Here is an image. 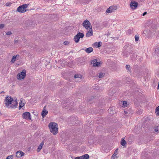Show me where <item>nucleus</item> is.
I'll return each instance as SVG.
<instances>
[{"label":"nucleus","instance_id":"f257e3e1","mask_svg":"<svg viewBox=\"0 0 159 159\" xmlns=\"http://www.w3.org/2000/svg\"><path fill=\"white\" fill-rule=\"evenodd\" d=\"M5 104L7 107L15 108L18 105L16 100H14L11 96H8L4 100Z\"/></svg>","mask_w":159,"mask_h":159},{"label":"nucleus","instance_id":"f03ea898","mask_svg":"<svg viewBox=\"0 0 159 159\" xmlns=\"http://www.w3.org/2000/svg\"><path fill=\"white\" fill-rule=\"evenodd\" d=\"M50 130L53 135H56L58 132V125L57 123L54 122H50L48 125Z\"/></svg>","mask_w":159,"mask_h":159},{"label":"nucleus","instance_id":"7ed1b4c3","mask_svg":"<svg viewBox=\"0 0 159 159\" xmlns=\"http://www.w3.org/2000/svg\"><path fill=\"white\" fill-rule=\"evenodd\" d=\"M28 4H25L19 6L17 9V11L21 13H24L26 11V8L28 7Z\"/></svg>","mask_w":159,"mask_h":159},{"label":"nucleus","instance_id":"20e7f679","mask_svg":"<svg viewBox=\"0 0 159 159\" xmlns=\"http://www.w3.org/2000/svg\"><path fill=\"white\" fill-rule=\"evenodd\" d=\"M82 25L87 30H88L89 28L92 27L90 22L87 20H85L83 22Z\"/></svg>","mask_w":159,"mask_h":159},{"label":"nucleus","instance_id":"39448f33","mask_svg":"<svg viewBox=\"0 0 159 159\" xmlns=\"http://www.w3.org/2000/svg\"><path fill=\"white\" fill-rule=\"evenodd\" d=\"M84 34L80 32H79L75 36L74 39L75 43H78L79 41V39L81 38H83L84 37Z\"/></svg>","mask_w":159,"mask_h":159},{"label":"nucleus","instance_id":"423d86ee","mask_svg":"<svg viewBox=\"0 0 159 159\" xmlns=\"http://www.w3.org/2000/svg\"><path fill=\"white\" fill-rule=\"evenodd\" d=\"M117 9V7L116 6H111L106 10V12L111 13L114 12Z\"/></svg>","mask_w":159,"mask_h":159},{"label":"nucleus","instance_id":"0eeeda50","mask_svg":"<svg viewBox=\"0 0 159 159\" xmlns=\"http://www.w3.org/2000/svg\"><path fill=\"white\" fill-rule=\"evenodd\" d=\"M22 117L24 119L30 120L31 119V116L30 113L29 112H25L23 114Z\"/></svg>","mask_w":159,"mask_h":159},{"label":"nucleus","instance_id":"6e6552de","mask_svg":"<svg viewBox=\"0 0 159 159\" xmlns=\"http://www.w3.org/2000/svg\"><path fill=\"white\" fill-rule=\"evenodd\" d=\"M25 71L23 70L21 72L18 74L17 75V78L18 80L24 79L25 76Z\"/></svg>","mask_w":159,"mask_h":159},{"label":"nucleus","instance_id":"1a4fd4ad","mask_svg":"<svg viewBox=\"0 0 159 159\" xmlns=\"http://www.w3.org/2000/svg\"><path fill=\"white\" fill-rule=\"evenodd\" d=\"M138 3L134 1H132L130 4V6L131 8L135 9L138 6Z\"/></svg>","mask_w":159,"mask_h":159},{"label":"nucleus","instance_id":"9d476101","mask_svg":"<svg viewBox=\"0 0 159 159\" xmlns=\"http://www.w3.org/2000/svg\"><path fill=\"white\" fill-rule=\"evenodd\" d=\"M92 64H93V67L99 66H100V62H97V59H94L91 62Z\"/></svg>","mask_w":159,"mask_h":159},{"label":"nucleus","instance_id":"9b49d317","mask_svg":"<svg viewBox=\"0 0 159 159\" xmlns=\"http://www.w3.org/2000/svg\"><path fill=\"white\" fill-rule=\"evenodd\" d=\"M20 57V56L17 54L16 55H15L13 56L12 59L11 60V63H14L15 62L18 60H19V58Z\"/></svg>","mask_w":159,"mask_h":159},{"label":"nucleus","instance_id":"f8f14e48","mask_svg":"<svg viewBox=\"0 0 159 159\" xmlns=\"http://www.w3.org/2000/svg\"><path fill=\"white\" fill-rule=\"evenodd\" d=\"M93 35V31L92 27L89 28V30L88 31L86 34V36L87 37H89Z\"/></svg>","mask_w":159,"mask_h":159},{"label":"nucleus","instance_id":"ddd939ff","mask_svg":"<svg viewBox=\"0 0 159 159\" xmlns=\"http://www.w3.org/2000/svg\"><path fill=\"white\" fill-rule=\"evenodd\" d=\"M24 154V152L21 151H17L16 153V156L17 157L20 158L23 156Z\"/></svg>","mask_w":159,"mask_h":159},{"label":"nucleus","instance_id":"4468645a","mask_svg":"<svg viewBox=\"0 0 159 159\" xmlns=\"http://www.w3.org/2000/svg\"><path fill=\"white\" fill-rule=\"evenodd\" d=\"M24 100L21 99L20 100L19 107V110L22 107L24 106L25 103L24 102Z\"/></svg>","mask_w":159,"mask_h":159},{"label":"nucleus","instance_id":"2eb2a0df","mask_svg":"<svg viewBox=\"0 0 159 159\" xmlns=\"http://www.w3.org/2000/svg\"><path fill=\"white\" fill-rule=\"evenodd\" d=\"M74 78L75 79L78 78V80H80L81 79L83 78V76H82L81 75L77 74H75L74 75Z\"/></svg>","mask_w":159,"mask_h":159},{"label":"nucleus","instance_id":"dca6fc26","mask_svg":"<svg viewBox=\"0 0 159 159\" xmlns=\"http://www.w3.org/2000/svg\"><path fill=\"white\" fill-rule=\"evenodd\" d=\"M93 51L92 47H89L85 50V51L88 53H90Z\"/></svg>","mask_w":159,"mask_h":159},{"label":"nucleus","instance_id":"f3484780","mask_svg":"<svg viewBox=\"0 0 159 159\" xmlns=\"http://www.w3.org/2000/svg\"><path fill=\"white\" fill-rule=\"evenodd\" d=\"M101 44L102 42H99L94 43L93 45L96 48H99L101 46Z\"/></svg>","mask_w":159,"mask_h":159},{"label":"nucleus","instance_id":"a211bd4d","mask_svg":"<svg viewBox=\"0 0 159 159\" xmlns=\"http://www.w3.org/2000/svg\"><path fill=\"white\" fill-rule=\"evenodd\" d=\"M44 144V142H42L40 145L39 146L38 148L37 149V152H39L42 149V147L43 146Z\"/></svg>","mask_w":159,"mask_h":159},{"label":"nucleus","instance_id":"6ab92c4d","mask_svg":"<svg viewBox=\"0 0 159 159\" xmlns=\"http://www.w3.org/2000/svg\"><path fill=\"white\" fill-rule=\"evenodd\" d=\"M48 111H47L43 110L42 111L41 113V116L43 117H44L45 116L47 115Z\"/></svg>","mask_w":159,"mask_h":159},{"label":"nucleus","instance_id":"aec40b11","mask_svg":"<svg viewBox=\"0 0 159 159\" xmlns=\"http://www.w3.org/2000/svg\"><path fill=\"white\" fill-rule=\"evenodd\" d=\"M81 159H89V156L88 154H85L81 156Z\"/></svg>","mask_w":159,"mask_h":159},{"label":"nucleus","instance_id":"412c9836","mask_svg":"<svg viewBox=\"0 0 159 159\" xmlns=\"http://www.w3.org/2000/svg\"><path fill=\"white\" fill-rule=\"evenodd\" d=\"M126 143L124 139H122L121 141V144L123 146L125 147L126 146Z\"/></svg>","mask_w":159,"mask_h":159},{"label":"nucleus","instance_id":"4be33fe9","mask_svg":"<svg viewBox=\"0 0 159 159\" xmlns=\"http://www.w3.org/2000/svg\"><path fill=\"white\" fill-rule=\"evenodd\" d=\"M88 142L90 144L93 143V138L91 137H89L88 138Z\"/></svg>","mask_w":159,"mask_h":159},{"label":"nucleus","instance_id":"5701e85b","mask_svg":"<svg viewBox=\"0 0 159 159\" xmlns=\"http://www.w3.org/2000/svg\"><path fill=\"white\" fill-rule=\"evenodd\" d=\"M155 52L157 54V55L159 54V47H157L155 49Z\"/></svg>","mask_w":159,"mask_h":159},{"label":"nucleus","instance_id":"b1692460","mask_svg":"<svg viewBox=\"0 0 159 159\" xmlns=\"http://www.w3.org/2000/svg\"><path fill=\"white\" fill-rule=\"evenodd\" d=\"M126 69L129 71H131V68L130 67V66L129 65H127L126 66Z\"/></svg>","mask_w":159,"mask_h":159},{"label":"nucleus","instance_id":"393cba45","mask_svg":"<svg viewBox=\"0 0 159 159\" xmlns=\"http://www.w3.org/2000/svg\"><path fill=\"white\" fill-rule=\"evenodd\" d=\"M104 75V73H100L99 74L98 77L100 78H102Z\"/></svg>","mask_w":159,"mask_h":159},{"label":"nucleus","instance_id":"a878e982","mask_svg":"<svg viewBox=\"0 0 159 159\" xmlns=\"http://www.w3.org/2000/svg\"><path fill=\"white\" fill-rule=\"evenodd\" d=\"M13 155L8 156L6 159H13Z\"/></svg>","mask_w":159,"mask_h":159},{"label":"nucleus","instance_id":"bb28decb","mask_svg":"<svg viewBox=\"0 0 159 159\" xmlns=\"http://www.w3.org/2000/svg\"><path fill=\"white\" fill-rule=\"evenodd\" d=\"M139 36L137 35H136L135 36V41H138V40L139 39Z\"/></svg>","mask_w":159,"mask_h":159},{"label":"nucleus","instance_id":"cd10ccee","mask_svg":"<svg viewBox=\"0 0 159 159\" xmlns=\"http://www.w3.org/2000/svg\"><path fill=\"white\" fill-rule=\"evenodd\" d=\"M123 104L125 107H126L127 106V102L126 101H123Z\"/></svg>","mask_w":159,"mask_h":159},{"label":"nucleus","instance_id":"c85d7f7f","mask_svg":"<svg viewBox=\"0 0 159 159\" xmlns=\"http://www.w3.org/2000/svg\"><path fill=\"white\" fill-rule=\"evenodd\" d=\"M124 113L127 116L130 114V112L129 111H124Z\"/></svg>","mask_w":159,"mask_h":159},{"label":"nucleus","instance_id":"c756f323","mask_svg":"<svg viewBox=\"0 0 159 159\" xmlns=\"http://www.w3.org/2000/svg\"><path fill=\"white\" fill-rule=\"evenodd\" d=\"M159 130V127L158 126H157L155 127L154 130L156 132H157Z\"/></svg>","mask_w":159,"mask_h":159},{"label":"nucleus","instance_id":"7c9ffc66","mask_svg":"<svg viewBox=\"0 0 159 159\" xmlns=\"http://www.w3.org/2000/svg\"><path fill=\"white\" fill-rule=\"evenodd\" d=\"M108 111L109 112H110V113L111 114V112H114V110L112 109L111 108H110L109 110H108Z\"/></svg>","mask_w":159,"mask_h":159},{"label":"nucleus","instance_id":"2f4dec72","mask_svg":"<svg viewBox=\"0 0 159 159\" xmlns=\"http://www.w3.org/2000/svg\"><path fill=\"white\" fill-rule=\"evenodd\" d=\"M116 153H115V152L112 155L111 157V158L112 159H114L115 157L116 156Z\"/></svg>","mask_w":159,"mask_h":159},{"label":"nucleus","instance_id":"473e14b6","mask_svg":"<svg viewBox=\"0 0 159 159\" xmlns=\"http://www.w3.org/2000/svg\"><path fill=\"white\" fill-rule=\"evenodd\" d=\"M159 111V106L157 107L156 109V112H157V113H158Z\"/></svg>","mask_w":159,"mask_h":159},{"label":"nucleus","instance_id":"72a5a7b5","mask_svg":"<svg viewBox=\"0 0 159 159\" xmlns=\"http://www.w3.org/2000/svg\"><path fill=\"white\" fill-rule=\"evenodd\" d=\"M69 42L68 41H65L64 42V44L65 45H66L69 44Z\"/></svg>","mask_w":159,"mask_h":159},{"label":"nucleus","instance_id":"f704fd0d","mask_svg":"<svg viewBox=\"0 0 159 159\" xmlns=\"http://www.w3.org/2000/svg\"><path fill=\"white\" fill-rule=\"evenodd\" d=\"M4 26V25L3 24H0V29L3 28Z\"/></svg>","mask_w":159,"mask_h":159},{"label":"nucleus","instance_id":"c9c22d12","mask_svg":"<svg viewBox=\"0 0 159 159\" xmlns=\"http://www.w3.org/2000/svg\"><path fill=\"white\" fill-rule=\"evenodd\" d=\"M11 34V31L7 32L6 33V34L7 35H10Z\"/></svg>","mask_w":159,"mask_h":159},{"label":"nucleus","instance_id":"e433bc0d","mask_svg":"<svg viewBox=\"0 0 159 159\" xmlns=\"http://www.w3.org/2000/svg\"><path fill=\"white\" fill-rule=\"evenodd\" d=\"M127 32L129 34H130L132 32V31L130 29H129L127 30Z\"/></svg>","mask_w":159,"mask_h":159},{"label":"nucleus","instance_id":"4c0bfd02","mask_svg":"<svg viewBox=\"0 0 159 159\" xmlns=\"http://www.w3.org/2000/svg\"><path fill=\"white\" fill-rule=\"evenodd\" d=\"M81 156L80 157H76L75 159H81Z\"/></svg>","mask_w":159,"mask_h":159},{"label":"nucleus","instance_id":"58836bf2","mask_svg":"<svg viewBox=\"0 0 159 159\" xmlns=\"http://www.w3.org/2000/svg\"><path fill=\"white\" fill-rule=\"evenodd\" d=\"M147 14V12H144L143 14V16H144L145 15H146Z\"/></svg>","mask_w":159,"mask_h":159},{"label":"nucleus","instance_id":"ea45409f","mask_svg":"<svg viewBox=\"0 0 159 159\" xmlns=\"http://www.w3.org/2000/svg\"><path fill=\"white\" fill-rule=\"evenodd\" d=\"M18 41L17 40H15V43H17Z\"/></svg>","mask_w":159,"mask_h":159},{"label":"nucleus","instance_id":"a19ab883","mask_svg":"<svg viewBox=\"0 0 159 159\" xmlns=\"http://www.w3.org/2000/svg\"><path fill=\"white\" fill-rule=\"evenodd\" d=\"M159 89V82L158 84V86L157 88V89Z\"/></svg>","mask_w":159,"mask_h":159},{"label":"nucleus","instance_id":"79ce46f5","mask_svg":"<svg viewBox=\"0 0 159 159\" xmlns=\"http://www.w3.org/2000/svg\"><path fill=\"white\" fill-rule=\"evenodd\" d=\"M4 93V91H2V92H1L0 93H1V94H2V93Z\"/></svg>","mask_w":159,"mask_h":159},{"label":"nucleus","instance_id":"37998d69","mask_svg":"<svg viewBox=\"0 0 159 159\" xmlns=\"http://www.w3.org/2000/svg\"><path fill=\"white\" fill-rule=\"evenodd\" d=\"M146 32V30H144V31L143 32H144V33H145H145Z\"/></svg>","mask_w":159,"mask_h":159},{"label":"nucleus","instance_id":"c03bdc74","mask_svg":"<svg viewBox=\"0 0 159 159\" xmlns=\"http://www.w3.org/2000/svg\"><path fill=\"white\" fill-rule=\"evenodd\" d=\"M148 34H150V32H148Z\"/></svg>","mask_w":159,"mask_h":159},{"label":"nucleus","instance_id":"a18cd8bd","mask_svg":"<svg viewBox=\"0 0 159 159\" xmlns=\"http://www.w3.org/2000/svg\"><path fill=\"white\" fill-rule=\"evenodd\" d=\"M157 115H159V111L158 112V113L157 112Z\"/></svg>","mask_w":159,"mask_h":159},{"label":"nucleus","instance_id":"49530a36","mask_svg":"<svg viewBox=\"0 0 159 159\" xmlns=\"http://www.w3.org/2000/svg\"><path fill=\"white\" fill-rule=\"evenodd\" d=\"M118 150V149H117L115 151H116V152H117V150Z\"/></svg>","mask_w":159,"mask_h":159},{"label":"nucleus","instance_id":"de8ad7c7","mask_svg":"<svg viewBox=\"0 0 159 159\" xmlns=\"http://www.w3.org/2000/svg\"><path fill=\"white\" fill-rule=\"evenodd\" d=\"M9 6V5H7V6Z\"/></svg>","mask_w":159,"mask_h":159},{"label":"nucleus","instance_id":"09e8293b","mask_svg":"<svg viewBox=\"0 0 159 159\" xmlns=\"http://www.w3.org/2000/svg\"><path fill=\"white\" fill-rule=\"evenodd\" d=\"M115 152L116 153V151H115Z\"/></svg>","mask_w":159,"mask_h":159}]
</instances>
